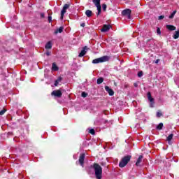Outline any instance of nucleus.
Returning a JSON list of instances; mask_svg holds the SVG:
<instances>
[{"label": "nucleus", "mask_w": 179, "mask_h": 179, "mask_svg": "<svg viewBox=\"0 0 179 179\" xmlns=\"http://www.w3.org/2000/svg\"><path fill=\"white\" fill-rule=\"evenodd\" d=\"M102 8H103V10H104V12H106V10H107V5L106 4H103L102 5Z\"/></svg>", "instance_id": "27"}, {"label": "nucleus", "mask_w": 179, "mask_h": 179, "mask_svg": "<svg viewBox=\"0 0 179 179\" xmlns=\"http://www.w3.org/2000/svg\"><path fill=\"white\" fill-rule=\"evenodd\" d=\"M159 20H163V19H164V15H160L159 17H158Z\"/></svg>", "instance_id": "33"}, {"label": "nucleus", "mask_w": 179, "mask_h": 179, "mask_svg": "<svg viewBox=\"0 0 179 179\" xmlns=\"http://www.w3.org/2000/svg\"><path fill=\"white\" fill-rule=\"evenodd\" d=\"M69 6H71V5L69 4H65L61 11V19L62 20V19H64V15H65V13H66V9H68L69 8Z\"/></svg>", "instance_id": "5"}, {"label": "nucleus", "mask_w": 179, "mask_h": 179, "mask_svg": "<svg viewBox=\"0 0 179 179\" xmlns=\"http://www.w3.org/2000/svg\"><path fill=\"white\" fill-rule=\"evenodd\" d=\"M159 59H157L156 61H155V64H159Z\"/></svg>", "instance_id": "36"}, {"label": "nucleus", "mask_w": 179, "mask_h": 179, "mask_svg": "<svg viewBox=\"0 0 179 179\" xmlns=\"http://www.w3.org/2000/svg\"><path fill=\"white\" fill-rule=\"evenodd\" d=\"M90 134H92V135H94V130L93 129H90Z\"/></svg>", "instance_id": "32"}, {"label": "nucleus", "mask_w": 179, "mask_h": 179, "mask_svg": "<svg viewBox=\"0 0 179 179\" xmlns=\"http://www.w3.org/2000/svg\"><path fill=\"white\" fill-rule=\"evenodd\" d=\"M131 155L124 157L119 163V167H125L131 160Z\"/></svg>", "instance_id": "2"}, {"label": "nucleus", "mask_w": 179, "mask_h": 179, "mask_svg": "<svg viewBox=\"0 0 179 179\" xmlns=\"http://www.w3.org/2000/svg\"><path fill=\"white\" fill-rule=\"evenodd\" d=\"M62 81V77H58V78L55 82V86H58L59 85V83Z\"/></svg>", "instance_id": "16"}, {"label": "nucleus", "mask_w": 179, "mask_h": 179, "mask_svg": "<svg viewBox=\"0 0 179 179\" xmlns=\"http://www.w3.org/2000/svg\"><path fill=\"white\" fill-rule=\"evenodd\" d=\"M86 50H87V46H85L83 48V50H81V52L78 55V57L80 58H82V57H85V55H86Z\"/></svg>", "instance_id": "11"}, {"label": "nucleus", "mask_w": 179, "mask_h": 179, "mask_svg": "<svg viewBox=\"0 0 179 179\" xmlns=\"http://www.w3.org/2000/svg\"><path fill=\"white\" fill-rule=\"evenodd\" d=\"M85 15H86V16H87V17H92V15H93V12H92V10H86V12H85Z\"/></svg>", "instance_id": "17"}, {"label": "nucleus", "mask_w": 179, "mask_h": 179, "mask_svg": "<svg viewBox=\"0 0 179 179\" xmlns=\"http://www.w3.org/2000/svg\"><path fill=\"white\" fill-rule=\"evenodd\" d=\"M46 50H50V48H52V44L51 43V41H48L45 45Z\"/></svg>", "instance_id": "15"}, {"label": "nucleus", "mask_w": 179, "mask_h": 179, "mask_svg": "<svg viewBox=\"0 0 179 179\" xmlns=\"http://www.w3.org/2000/svg\"><path fill=\"white\" fill-rule=\"evenodd\" d=\"M82 97H87V93L83 92L81 94Z\"/></svg>", "instance_id": "31"}, {"label": "nucleus", "mask_w": 179, "mask_h": 179, "mask_svg": "<svg viewBox=\"0 0 179 179\" xmlns=\"http://www.w3.org/2000/svg\"><path fill=\"white\" fill-rule=\"evenodd\" d=\"M94 170L95 171L96 178L101 179V176L103 174V168H101L98 164H94Z\"/></svg>", "instance_id": "1"}, {"label": "nucleus", "mask_w": 179, "mask_h": 179, "mask_svg": "<svg viewBox=\"0 0 179 179\" xmlns=\"http://www.w3.org/2000/svg\"><path fill=\"white\" fill-rule=\"evenodd\" d=\"M62 31H64V27H60L59 29L55 31V34H58V33H62Z\"/></svg>", "instance_id": "19"}, {"label": "nucleus", "mask_w": 179, "mask_h": 179, "mask_svg": "<svg viewBox=\"0 0 179 179\" xmlns=\"http://www.w3.org/2000/svg\"><path fill=\"white\" fill-rule=\"evenodd\" d=\"M179 37V31H175L173 38H175V40H177Z\"/></svg>", "instance_id": "20"}, {"label": "nucleus", "mask_w": 179, "mask_h": 179, "mask_svg": "<svg viewBox=\"0 0 179 179\" xmlns=\"http://www.w3.org/2000/svg\"><path fill=\"white\" fill-rule=\"evenodd\" d=\"M157 33L159 36H160V34H162V31H160V28H159V27L157 28Z\"/></svg>", "instance_id": "29"}, {"label": "nucleus", "mask_w": 179, "mask_h": 179, "mask_svg": "<svg viewBox=\"0 0 179 179\" xmlns=\"http://www.w3.org/2000/svg\"><path fill=\"white\" fill-rule=\"evenodd\" d=\"M173 136H174V135L173 134H170L167 138L166 141H168V142H170L171 141V139H173Z\"/></svg>", "instance_id": "24"}, {"label": "nucleus", "mask_w": 179, "mask_h": 179, "mask_svg": "<svg viewBox=\"0 0 179 179\" xmlns=\"http://www.w3.org/2000/svg\"><path fill=\"white\" fill-rule=\"evenodd\" d=\"M85 157H86V155H85V153L80 155L78 162L82 167H83L85 164Z\"/></svg>", "instance_id": "6"}, {"label": "nucleus", "mask_w": 179, "mask_h": 179, "mask_svg": "<svg viewBox=\"0 0 179 179\" xmlns=\"http://www.w3.org/2000/svg\"><path fill=\"white\" fill-rule=\"evenodd\" d=\"M93 3L96 6L97 13L96 15L99 16L101 13V6L100 5V0H92Z\"/></svg>", "instance_id": "4"}, {"label": "nucleus", "mask_w": 179, "mask_h": 179, "mask_svg": "<svg viewBox=\"0 0 179 179\" xmlns=\"http://www.w3.org/2000/svg\"><path fill=\"white\" fill-rule=\"evenodd\" d=\"M103 82H104V78H99L96 80L97 85H100V84L103 83Z\"/></svg>", "instance_id": "21"}, {"label": "nucleus", "mask_w": 179, "mask_h": 179, "mask_svg": "<svg viewBox=\"0 0 179 179\" xmlns=\"http://www.w3.org/2000/svg\"><path fill=\"white\" fill-rule=\"evenodd\" d=\"M157 129L159 130L160 129H163V123H159L157 126Z\"/></svg>", "instance_id": "23"}, {"label": "nucleus", "mask_w": 179, "mask_h": 179, "mask_svg": "<svg viewBox=\"0 0 179 179\" xmlns=\"http://www.w3.org/2000/svg\"><path fill=\"white\" fill-rule=\"evenodd\" d=\"M58 69H59L58 66H57V64L55 63H53L52 64V71H58Z\"/></svg>", "instance_id": "18"}, {"label": "nucleus", "mask_w": 179, "mask_h": 179, "mask_svg": "<svg viewBox=\"0 0 179 179\" xmlns=\"http://www.w3.org/2000/svg\"><path fill=\"white\" fill-rule=\"evenodd\" d=\"M147 97L150 103V107H153V105L155 104V99L152 97V94H150V92H148Z\"/></svg>", "instance_id": "9"}, {"label": "nucleus", "mask_w": 179, "mask_h": 179, "mask_svg": "<svg viewBox=\"0 0 179 179\" xmlns=\"http://www.w3.org/2000/svg\"><path fill=\"white\" fill-rule=\"evenodd\" d=\"M107 61H110V57L103 56L102 57L94 59L92 64H100L101 62H107Z\"/></svg>", "instance_id": "3"}, {"label": "nucleus", "mask_w": 179, "mask_h": 179, "mask_svg": "<svg viewBox=\"0 0 179 179\" xmlns=\"http://www.w3.org/2000/svg\"><path fill=\"white\" fill-rule=\"evenodd\" d=\"M52 96H55V97H62V92L59 90H54L51 93Z\"/></svg>", "instance_id": "7"}, {"label": "nucleus", "mask_w": 179, "mask_h": 179, "mask_svg": "<svg viewBox=\"0 0 179 179\" xmlns=\"http://www.w3.org/2000/svg\"><path fill=\"white\" fill-rule=\"evenodd\" d=\"M138 78H142L143 76V73L142 71H140L138 73Z\"/></svg>", "instance_id": "30"}, {"label": "nucleus", "mask_w": 179, "mask_h": 179, "mask_svg": "<svg viewBox=\"0 0 179 179\" xmlns=\"http://www.w3.org/2000/svg\"><path fill=\"white\" fill-rule=\"evenodd\" d=\"M6 113V109H3L1 111H0V115H3Z\"/></svg>", "instance_id": "28"}, {"label": "nucleus", "mask_w": 179, "mask_h": 179, "mask_svg": "<svg viewBox=\"0 0 179 179\" xmlns=\"http://www.w3.org/2000/svg\"><path fill=\"white\" fill-rule=\"evenodd\" d=\"M176 13H177V10H174L169 16V19H173L174 16L176 15Z\"/></svg>", "instance_id": "22"}, {"label": "nucleus", "mask_w": 179, "mask_h": 179, "mask_svg": "<svg viewBox=\"0 0 179 179\" xmlns=\"http://www.w3.org/2000/svg\"><path fill=\"white\" fill-rule=\"evenodd\" d=\"M166 29L170 31H173L176 30V27L174 25H166Z\"/></svg>", "instance_id": "14"}, {"label": "nucleus", "mask_w": 179, "mask_h": 179, "mask_svg": "<svg viewBox=\"0 0 179 179\" xmlns=\"http://www.w3.org/2000/svg\"><path fill=\"white\" fill-rule=\"evenodd\" d=\"M162 115H163V113H162L160 111H158V112L157 113V117L158 118H160V117H162Z\"/></svg>", "instance_id": "26"}, {"label": "nucleus", "mask_w": 179, "mask_h": 179, "mask_svg": "<svg viewBox=\"0 0 179 179\" xmlns=\"http://www.w3.org/2000/svg\"><path fill=\"white\" fill-rule=\"evenodd\" d=\"M41 17H44V13H41Z\"/></svg>", "instance_id": "35"}, {"label": "nucleus", "mask_w": 179, "mask_h": 179, "mask_svg": "<svg viewBox=\"0 0 179 179\" xmlns=\"http://www.w3.org/2000/svg\"><path fill=\"white\" fill-rule=\"evenodd\" d=\"M81 27H85V23L80 24Z\"/></svg>", "instance_id": "34"}, {"label": "nucleus", "mask_w": 179, "mask_h": 179, "mask_svg": "<svg viewBox=\"0 0 179 179\" xmlns=\"http://www.w3.org/2000/svg\"><path fill=\"white\" fill-rule=\"evenodd\" d=\"M105 90L108 93L109 96H114V91L110 87L106 86Z\"/></svg>", "instance_id": "12"}, {"label": "nucleus", "mask_w": 179, "mask_h": 179, "mask_svg": "<svg viewBox=\"0 0 179 179\" xmlns=\"http://www.w3.org/2000/svg\"><path fill=\"white\" fill-rule=\"evenodd\" d=\"M110 27L111 25L110 24H104L102 29H101V31H102V33H106V31H108V30H110Z\"/></svg>", "instance_id": "10"}, {"label": "nucleus", "mask_w": 179, "mask_h": 179, "mask_svg": "<svg viewBox=\"0 0 179 179\" xmlns=\"http://www.w3.org/2000/svg\"><path fill=\"white\" fill-rule=\"evenodd\" d=\"M143 159V155H140L139 157L137 159V162H136V166H139V164L142 162V159Z\"/></svg>", "instance_id": "13"}, {"label": "nucleus", "mask_w": 179, "mask_h": 179, "mask_svg": "<svg viewBox=\"0 0 179 179\" xmlns=\"http://www.w3.org/2000/svg\"><path fill=\"white\" fill-rule=\"evenodd\" d=\"M131 9H126L122 12L123 16H127L128 19H131Z\"/></svg>", "instance_id": "8"}, {"label": "nucleus", "mask_w": 179, "mask_h": 179, "mask_svg": "<svg viewBox=\"0 0 179 179\" xmlns=\"http://www.w3.org/2000/svg\"><path fill=\"white\" fill-rule=\"evenodd\" d=\"M46 55H48V56L50 55V53L48 52H46Z\"/></svg>", "instance_id": "37"}, {"label": "nucleus", "mask_w": 179, "mask_h": 179, "mask_svg": "<svg viewBox=\"0 0 179 179\" xmlns=\"http://www.w3.org/2000/svg\"><path fill=\"white\" fill-rule=\"evenodd\" d=\"M48 22L49 23H51V22H52V17H51V15H50V10L48 11Z\"/></svg>", "instance_id": "25"}]
</instances>
